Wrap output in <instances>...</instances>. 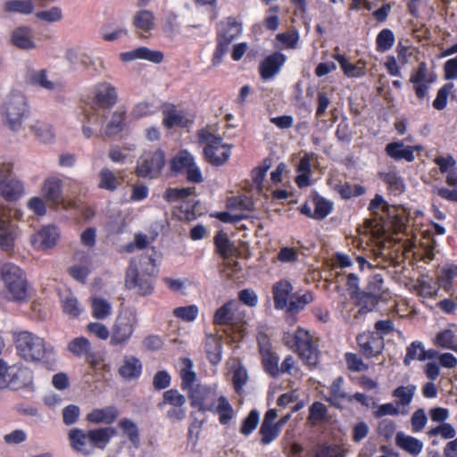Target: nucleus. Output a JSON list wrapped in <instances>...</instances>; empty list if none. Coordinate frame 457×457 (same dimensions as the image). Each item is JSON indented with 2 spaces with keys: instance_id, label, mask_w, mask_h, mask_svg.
<instances>
[{
  "instance_id": "46",
  "label": "nucleus",
  "mask_w": 457,
  "mask_h": 457,
  "mask_svg": "<svg viewBox=\"0 0 457 457\" xmlns=\"http://www.w3.org/2000/svg\"><path fill=\"white\" fill-rule=\"evenodd\" d=\"M92 316L96 320H104L112 313L111 303L101 297H93L91 301Z\"/></svg>"
},
{
  "instance_id": "13",
  "label": "nucleus",
  "mask_w": 457,
  "mask_h": 457,
  "mask_svg": "<svg viewBox=\"0 0 457 457\" xmlns=\"http://www.w3.org/2000/svg\"><path fill=\"white\" fill-rule=\"evenodd\" d=\"M436 78L434 71H429L426 62H420L417 68L411 71L409 83L412 85L417 99L422 101L428 96L431 85L436 82Z\"/></svg>"
},
{
  "instance_id": "53",
  "label": "nucleus",
  "mask_w": 457,
  "mask_h": 457,
  "mask_svg": "<svg viewBox=\"0 0 457 457\" xmlns=\"http://www.w3.org/2000/svg\"><path fill=\"white\" fill-rule=\"evenodd\" d=\"M31 130L33 131L37 138H38V140L44 143H48L52 141L54 137L52 126L44 121L37 120L35 124L31 126Z\"/></svg>"
},
{
  "instance_id": "60",
  "label": "nucleus",
  "mask_w": 457,
  "mask_h": 457,
  "mask_svg": "<svg viewBox=\"0 0 457 457\" xmlns=\"http://www.w3.org/2000/svg\"><path fill=\"white\" fill-rule=\"evenodd\" d=\"M453 87V83H446L438 89L436 97L432 104L435 109L441 111L446 107L448 96Z\"/></svg>"
},
{
  "instance_id": "26",
  "label": "nucleus",
  "mask_w": 457,
  "mask_h": 457,
  "mask_svg": "<svg viewBox=\"0 0 457 457\" xmlns=\"http://www.w3.org/2000/svg\"><path fill=\"white\" fill-rule=\"evenodd\" d=\"M351 296L355 299L356 305L360 307L361 314L371 312L378 305L380 298L369 290L357 292L355 295L351 293Z\"/></svg>"
},
{
  "instance_id": "44",
  "label": "nucleus",
  "mask_w": 457,
  "mask_h": 457,
  "mask_svg": "<svg viewBox=\"0 0 457 457\" xmlns=\"http://www.w3.org/2000/svg\"><path fill=\"white\" fill-rule=\"evenodd\" d=\"M119 428L122 430L123 434L127 436L129 440L135 447H138L140 445V434L137 424L128 419L124 418L119 421Z\"/></svg>"
},
{
  "instance_id": "48",
  "label": "nucleus",
  "mask_w": 457,
  "mask_h": 457,
  "mask_svg": "<svg viewBox=\"0 0 457 457\" xmlns=\"http://www.w3.org/2000/svg\"><path fill=\"white\" fill-rule=\"evenodd\" d=\"M335 189L343 199H351L353 197L361 196L366 193V188L363 186L359 184L352 185L348 182L337 185Z\"/></svg>"
},
{
  "instance_id": "3",
  "label": "nucleus",
  "mask_w": 457,
  "mask_h": 457,
  "mask_svg": "<svg viewBox=\"0 0 457 457\" xmlns=\"http://www.w3.org/2000/svg\"><path fill=\"white\" fill-rule=\"evenodd\" d=\"M8 301L24 303L29 298V282L24 270L12 262H0V282Z\"/></svg>"
},
{
  "instance_id": "37",
  "label": "nucleus",
  "mask_w": 457,
  "mask_h": 457,
  "mask_svg": "<svg viewBox=\"0 0 457 457\" xmlns=\"http://www.w3.org/2000/svg\"><path fill=\"white\" fill-rule=\"evenodd\" d=\"M217 405H214V413L219 415V421L221 425H228L234 418V410L224 395L217 399Z\"/></svg>"
},
{
  "instance_id": "7",
  "label": "nucleus",
  "mask_w": 457,
  "mask_h": 457,
  "mask_svg": "<svg viewBox=\"0 0 457 457\" xmlns=\"http://www.w3.org/2000/svg\"><path fill=\"white\" fill-rule=\"evenodd\" d=\"M197 138L199 143L205 144L203 150L204 159L212 166H222L229 160L233 145L225 143L220 135L202 129L197 131Z\"/></svg>"
},
{
  "instance_id": "10",
  "label": "nucleus",
  "mask_w": 457,
  "mask_h": 457,
  "mask_svg": "<svg viewBox=\"0 0 457 457\" xmlns=\"http://www.w3.org/2000/svg\"><path fill=\"white\" fill-rule=\"evenodd\" d=\"M165 157L161 148L144 151L137 161L135 174L142 179H157L165 166Z\"/></svg>"
},
{
  "instance_id": "34",
  "label": "nucleus",
  "mask_w": 457,
  "mask_h": 457,
  "mask_svg": "<svg viewBox=\"0 0 457 457\" xmlns=\"http://www.w3.org/2000/svg\"><path fill=\"white\" fill-rule=\"evenodd\" d=\"M395 443L401 449L412 455H418L423 448L421 441L413 436H405L401 432L396 435Z\"/></svg>"
},
{
  "instance_id": "31",
  "label": "nucleus",
  "mask_w": 457,
  "mask_h": 457,
  "mask_svg": "<svg viewBox=\"0 0 457 457\" xmlns=\"http://www.w3.org/2000/svg\"><path fill=\"white\" fill-rule=\"evenodd\" d=\"M195 161L194 156L186 149L179 151L170 161V170L174 174L182 173Z\"/></svg>"
},
{
  "instance_id": "27",
  "label": "nucleus",
  "mask_w": 457,
  "mask_h": 457,
  "mask_svg": "<svg viewBox=\"0 0 457 457\" xmlns=\"http://www.w3.org/2000/svg\"><path fill=\"white\" fill-rule=\"evenodd\" d=\"M15 234L10 220L0 219V248L10 253L13 251Z\"/></svg>"
},
{
  "instance_id": "54",
  "label": "nucleus",
  "mask_w": 457,
  "mask_h": 457,
  "mask_svg": "<svg viewBox=\"0 0 457 457\" xmlns=\"http://www.w3.org/2000/svg\"><path fill=\"white\" fill-rule=\"evenodd\" d=\"M90 347V342L84 337H76L68 344V350L75 356L79 357L87 354Z\"/></svg>"
},
{
  "instance_id": "39",
  "label": "nucleus",
  "mask_w": 457,
  "mask_h": 457,
  "mask_svg": "<svg viewBox=\"0 0 457 457\" xmlns=\"http://www.w3.org/2000/svg\"><path fill=\"white\" fill-rule=\"evenodd\" d=\"M333 59L338 62L344 74L348 78H360L365 74L364 68L351 63L344 54L335 53Z\"/></svg>"
},
{
  "instance_id": "9",
  "label": "nucleus",
  "mask_w": 457,
  "mask_h": 457,
  "mask_svg": "<svg viewBox=\"0 0 457 457\" xmlns=\"http://www.w3.org/2000/svg\"><path fill=\"white\" fill-rule=\"evenodd\" d=\"M242 33V24L235 17L229 16L220 21L217 29L216 46L213 52L212 63H220L228 53L229 45Z\"/></svg>"
},
{
  "instance_id": "35",
  "label": "nucleus",
  "mask_w": 457,
  "mask_h": 457,
  "mask_svg": "<svg viewBox=\"0 0 457 457\" xmlns=\"http://www.w3.org/2000/svg\"><path fill=\"white\" fill-rule=\"evenodd\" d=\"M232 300L225 303L222 306L218 308L213 315V324L217 326H229L234 322Z\"/></svg>"
},
{
  "instance_id": "16",
  "label": "nucleus",
  "mask_w": 457,
  "mask_h": 457,
  "mask_svg": "<svg viewBox=\"0 0 457 457\" xmlns=\"http://www.w3.org/2000/svg\"><path fill=\"white\" fill-rule=\"evenodd\" d=\"M59 238L58 228L54 225L43 227L31 237V243L34 247L38 249H50L53 248Z\"/></svg>"
},
{
  "instance_id": "32",
  "label": "nucleus",
  "mask_w": 457,
  "mask_h": 457,
  "mask_svg": "<svg viewBox=\"0 0 457 457\" xmlns=\"http://www.w3.org/2000/svg\"><path fill=\"white\" fill-rule=\"evenodd\" d=\"M344 383V378L342 377H337L334 379L332 384L329 386V397L326 398V401L330 403V405L341 409V401L347 400L348 395L342 389V386Z\"/></svg>"
},
{
  "instance_id": "47",
  "label": "nucleus",
  "mask_w": 457,
  "mask_h": 457,
  "mask_svg": "<svg viewBox=\"0 0 457 457\" xmlns=\"http://www.w3.org/2000/svg\"><path fill=\"white\" fill-rule=\"evenodd\" d=\"M162 123L167 129H172L175 126H181L183 124L184 116L177 112L174 104H167V107L162 111Z\"/></svg>"
},
{
  "instance_id": "62",
  "label": "nucleus",
  "mask_w": 457,
  "mask_h": 457,
  "mask_svg": "<svg viewBox=\"0 0 457 457\" xmlns=\"http://www.w3.org/2000/svg\"><path fill=\"white\" fill-rule=\"evenodd\" d=\"M345 360L348 370L353 372L364 371L369 369V366L363 362L361 357L353 353H346Z\"/></svg>"
},
{
  "instance_id": "29",
  "label": "nucleus",
  "mask_w": 457,
  "mask_h": 457,
  "mask_svg": "<svg viewBox=\"0 0 457 457\" xmlns=\"http://www.w3.org/2000/svg\"><path fill=\"white\" fill-rule=\"evenodd\" d=\"M1 195L6 201H15L19 199L23 192L24 187L21 180L15 177L10 178L1 186Z\"/></svg>"
},
{
  "instance_id": "42",
  "label": "nucleus",
  "mask_w": 457,
  "mask_h": 457,
  "mask_svg": "<svg viewBox=\"0 0 457 457\" xmlns=\"http://www.w3.org/2000/svg\"><path fill=\"white\" fill-rule=\"evenodd\" d=\"M121 184L112 170L109 168H103L99 172L98 187L110 192L115 191Z\"/></svg>"
},
{
  "instance_id": "33",
  "label": "nucleus",
  "mask_w": 457,
  "mask_h": 457,
  "mask_svg": "<svg viewBox=\"0 0 457 457\" xmlns=\"http://www.w3.org/2000/svg\"><path fill=\"white\" fill-rule=\"evenodd\" d=\"M434 345L443 349L452 350L457 353V338L455 333L450 329L445 328L439 331L434 340Z\"/></svg>"
},
{
  "instance_id": "19",
  "label": "nucleus",
  "mask_w": 457,
  "mask_h": 457,
  "mask_svg": "<svg viewBox=\"0 0 457 457\" xmlns=\"http://www.w3.org/2000/svg\"><path fill=\"white\" fill-rule=\"evenodd\" d=\"M142 362L137 357L125 355L121 365L118 369V374L123 379L130 381L137 379L142 374Z\"/></svg>"
},
{
  "instance_id": "38",
  "label": "nucleus",
  "mask_w": 457,
  "mask_h": 457,
  "mask_svg": "<svg viewBox=\"0 0 457 457\" xmlns=\"http://www.w3.org/2000/svg\"><path fill=\"white\" fill-rule=\"evenodd\" d=\"M126 112L116 110L112 112L110 121L107 123L104 134L107 137L116 136L125 128Z\"/></svg>"
},
{
  "instance_id": "5",
  "label": "nucleus",
  "mask_w": 457,
  "mask_h": 457,
  "mask_svg": "<svg viewBox=\"0 0 457 457\" xmlns=\"http://www.w3.org/2000/svg\"><path fill=\"white\" fill-rule=\"evenodd\" d=\"M283 341L287 347L298 354L305 365L317 366L320 352L317 342L308 330L297 328L294 333H285Z\"/></svg>"
},
{
  "instance_id": "24",
  "label": "nucleus",
  "mask_w": 457,
  "mask_h": 457,
  "mask_svg": "<svg viewBox=\"0 0 457 457\" xmlns=\"http://www.w3.org/2000/svg\"><path fill=\"white\" fill-rule=\"evenodd\" d=\"M24 79L27 84L39 87L46 90H54L56 87L54 82L47 79V71L45 69L36 71L29 68Z\"/></svg>"
},
{
  "instance_id": "18",
  "label": "nucleus",
  "mask_w": 457,
  "mask_h": 457,
  "mask_svg": "<svg viewBox=\"0 0 457 457\" xmlns=\"http://www.w3.org/2000/svg\"><path fill=\"white\" fill-rule=\"evenodd\" d=\"M163 53L157 50H151L146 46H140L134 50L120 54L122 62H130L136 59L147 60L154 63H161L163 61Z\"/></svg>"
},
{
  "instance_id": "25",
  "label": "nucleus",
  "mask_w": 457,
  "mask_h": 457,
  "mask_svg": "<svg viewBox=\"0 0 457 457\" xmlns=\"http://www.w3.org/2000/svg\"><path fill=\"white\" fill-rule=\"evenodd\" d=\"M11 43L23 50L33 49L36 46L32 39L31 29L26 26L18 27L12 31Z\"/></svg>"
},
{
  "instance_id": "2",
  "label": "nucleus",
  "mask_w": 457,
  "mask_h": 457,
  "mask_svg": "<svg viewBox=\"0 0 457 457\" xmlns=\"http://www.w3.org/2000/svg\"><path fill=\"white\" fill-rule=\"evenodd\" d=\"M116 433V429L112 427L87 431L74 428L69 431L68 439L73 451L84 456H88L93 453L96 448L104 450Z\"/></svg>"
},
{
  "instance_id": "20",
  "label": "nucleus",
  "mask_w": 457,
  "mask_h": 457,
  "mask_svg": "<svg viewBox=\"0 0 457 457\" xmlns=\"http://www.w3.org/2000/svg\"><path fill=\"white\" fill-rule=\"evenodd\" d=\"M293 291L292 284L286 279H281L272 287L274 307L277 310H284L288 307V297Z\"/></svg>"
},
{
  "instance_id": "64",
  "label": "nucleus",
  "mask_w": 457,
  "mask_h": 457,
  "mask_svg": "<svg viewBox=\"0 0 457 457\" xmlns=\"http://www.w3.org/2000/svg\"><path fill=\"white\" fill-rule=\"evenodd\" d=\"M259 433L262 436L261 443L268 445L278 436V429L276 425L262 422Z\"/></svg>"
},
{
  "instance_id": "49",
  "label": "nucleus",
  "mask_w": 457,
  "mask_h": 457,
  "mask_svg": "<svg viewBox=\"0 0 457 457\" xmlns=\"http://www.w3.org/2000/svg\"><path fill=\"white\" fill-rule=\"evenodd\" d=\"M33 382V372L29 368H20L12 375L11 383L15 389L27 387Z\"/></svg>"
},
{
  "instance_id": "36",
  "label": "nucleus",
  "mask_w": 457,
  "mask_h": 457,
  "mask_svg": "<svg viewBox=\"0 0 457 457\" xmlns=\"http://www.w3.org/2000/svg\"><path fill=\"white\" fill-rule=\"evenodd\" d=\"M213 240L216 253L223 259H228L233 255L235 246L226 233L223 231L217 232Z\"/></svg>"
},
{
  "instance_id": "23",
  "label": "nucleus",
  "mask_w": 457,
  "mask_h": 457,
  "mask_svg": "<svg viewBox=\"0 0 457 457\" xmlns=\"http://www.w3.org/2000/svg\"><path fill=\"white\" fill-rule=\"evenodd\" d=\"M62 182L57 178L46 179L43 187L44 196L54 205H59L63 202L62 194Z\"/></svg>"
},
{
  "instance_id": "4",
  "label": "nucleus",
  "mask_w": 457,
  "mask_h": 457,
  "mask_svg": "<svg viewBox=\"0 0 457 457\" xmlns=\"http://www.w3.org/2000/svg\"><path fill=\"white\" fill-rule=\"evenodd\" d=\"M118 101L115 87L108 82H100L94 87V96L91 102V111L84 112V121L93 125L103 126L107 115L101 110L112 109Z\"/></svg>"
},
{
  "instance_id": "41",
  "label": "nucleus",
  "mask_w": 457,
  "mask_h": 457,
  "mask_svg": "<svg viewBox=\"0 0 457 457\" xmlns=\"http://www.w3.org/2000/svg\"><path fill=\"white\" fill-rule=\"evenodd\" d=\"M312 203L314 205V220H321L325 219L333 210V203L318 194L312 196Z\"/></svg>"
},
{
  "instance_id": "15",
  "label": "nucleus",
  "mask_w": 457,
  "mask_h": 457,
  "mask_svg": "<svg viewBox=\"0 0 457 457\" xmlns=\"http://www.w3.org/2000/svg\"><path fill=\"white\" fill-rule=\"evenodd\" d=\"M287 61L281 52H273L266 56L259 64L258 71L263 80H270L278 74Z\"/></svg>"
},
{
  "instance_id": "57",
  "label": "nucleus",
  "mask_w": 457,
  "mask_h": 457,
  "mask_svg": "<svg viewBox=\"0 0 457 457\" xmlns=\"http://www.w3.org/2000/svg\"><path fill=\"white\" fill-rule=\"evenodd\" d=\"M194 192H195L194 187H182V188L169 187L168 189H166V191L163 195V198L167 202L172 203V202L185 199L187 196L193 195Z\"/></svg>"
},
{
  "instance_id": "30",
  "label": "nucleus",
  "mask_w": 457,
  "mask_h": 457,
  "mask_svg": "<svg viewBox=\"0 0 457 457\" xmlns=\"http://www.w3.org/2000/svg\"><path fill=\"white\" fill-rule=\"evenodd\" d=\"M204 348L206 357L212 365H217L220 362L222 357V344L217 336H207Z\"/></svg>"
},
{
  "instance_id": "40",
  "label": "nucleus",
  "mask_w": 457,
  "mask_h": 457,
  "mask_svg": "<svg viewBox=\"0 0 457 457\" xmlns=\"http://www.w3.org/2000/svg\"><path fill=\"white\" fill-rule=\"evenodd\" d=\"M154 20L153 12L141 10L135 13L132 23L137 29L148 32L154 29Z\"/></svg>"
},
{
  "instance_id": "28",
  "label": "nucleus",
  "mask_w": 457,
  "mask_h": 457,
  "mask_svg": "<svg viewBox=\"0 0 457 457\" xmlns=\"http://www.w3.org/2000/svg\"><path fill=\"white\" fill-rule=\"evenodd\" d=\"M379 178L392 195H399L404 192V180L396 171L381 172Z\"/></svg>"
},
{
  "instance_id": "22",
  "label": "nucleus",
  "mask_w": 457,
  "mask_h": 457,
  "mask_svg": "<svg viewBox=\"0 0 457 457\" xmlns=\"http://www.w3.org/2000/svg\"><path fill=\"white\" fill-rule=\"evenodd\" d=\"M118 417V410L114 406H107L102 409H94L86 416V420L93 424H112Z\"/></svg>"
},
{
  "instance_id": "61",
  "label": "nucleus",
  "mask_w": 457,
  "mask_h": 457,
  "mask_svg": "<svg viewBox=\"0 0 457 457\" xmlns=\"http://www.w3.org/2000/svg\"><path fill=\"white\" fill-rule=\"evenodd\" d=\"M328 414V408L321 402H314L309 407V420L312 422L324 420Z\"/></svg>"
},
{
  "instance_id": "11",
  "label": "nucleus",
  "mask_w": 457,
  "mask_h": 457,
  "mask_svg": "<svg viewBox=\"0 0 457 457\" xmlns=\"http://www.w3.org/2000/svg\"><path fill=\"white\" fill-rule=\"evenodd\" d=\"M29 113L28 103L25 96L21 93H11L2 109L5 123L12 130L21 128L23 118Z\"/></svg>"
},
{
  "instance_id": "55",
  "label": "nucleus",
  "mask_w": 457,
  "mask_h": 457,
  "mask_svg": "<svg viewBox=\"0 0 457 457\" xmlns=\"http://www.w3.org/2000/svg\"><path fill=\"white\" fill-rule=\"evenodd\" d=\"M199 309L195 304L177 307L173 310V315L186 322L194 321L198 315Z\"/></svg>"
},
{
  "instance_id": "63",
  "label": "nucleus",
  "mask_w": 457,
  "mask_h": 457,
  "mask_svg": "<svg viewBox=\"0 0 457 457\" xmlns=\"http://www.w3.org/2000/svg\"><path fill=\"white\" fill-rule=\"evenodd\" d=\"M315 457H343V455L338 445L324 443L318 445Z\"/></svg>"
},
{
  "instance_id": "50",
  "label": "nucleus",
  "mask_w": 457,
  "mask_h": 457,
  "mask_svg": "<svg viewBox=\"0 0 457 457\" xmlns=\"http://www.w3.org/2000/svg\"><path fill=\"white\" fill-rule=\"evenodd\" d=\"M4 9L6 12L29 14L34 10V4L30 0H9L4 3Z\"/></svg>"
},
{
  "instance_id": "17",
  "label": "nucleus",
  "mask_w": 457,
  "mask_h": 457,
  "mask_svg": "<svg viewBox=\"0 0 457 457\" xmlns=\"http://www.w3.org/2000/svg\"><path fill=\"white\" fill-rule=\"evenodd\" d=\"M259 352L264 371L271 378H278L279 376V358L277 353L271 350L270 344L269 342L265 344L260 343Z\"/></svg>"
},
{
  "instance_id": "56",
  "label": "nucleus",
  "mask_w": 457,
  "mask_h": 457,
  "mask_svg": "<svg viewBox=\"0 0 457 457\" xmlns=\"http://www.w3.org/2000/svg\"><path fill=\"white\" fill-rule=\"evenodd\" d=\"M227 207L229 210L252 211L253 210V202L250 197L238 195L228 198Z\"/></svg>"
},
{
  "instance_id": "51",
  "label": "nucleus",
  "mask_w": 457,
  "mask_h": 457,
  "mask_svg": "<svg viewBox=\"0 0 457 457\" xmlns=\"http://www.w3.org/2000/svg\"><path fill=\"white\" fill-rule=\"evenodd\" d=\"M395 41L393 31L389 29H382L376 37V49L384 53L392 48Z\"/></svg>"
},
{
  "instance_id": "59",
  "label": "nucleus",
  "mask_w": 457,
  "mask_h": 457,
  "mask_svg": "<svg viewBox=\"0 0 457 457\" xmlns=\"http://www.w3.org/2000/svg\"><path fill=\"white\" fill-rule=\"evenodd\" d=\"M312 299V295L310 292H306L301 295H293L292 299L289 301L287 311L289 312H298L311 303Z\"/></svg>"
},
{
  "instance_id": "58",
  "label": "nucleus",
  "mask_w": 457,
  "mask_h": 457,
  "mask_svg": "<svg viewBox=\"0 0 457 457\" xmlns=\"http://www.w3.org/2000/svg\"><path fill=\"white\" fill-rule=\"evenodd\" d=\"M260 414L257 410H252L246 418L242 421L240 433L244 436H249L256 428L259 423Z\"/></svg>"
},
{
  "instance_id": "45",
  "label": "nucleus",
  "mask_w": 457,
  "mask_h": 457,
  "mask_svg": "<svg viewBox=\"0 0 457 457\" xmlns=\"http://www.w3.org/2000/svg\"><path fill=\"white\" fill-rule=\"evenodd\" d=\"M415 390L416 386L413 385L397 386L392 393V395L397 399L396 405L408 406L413 399Z\"/></svg>"
},
{
  "instance_id": "14",
  "label": "nucleus",
  "mask_w": 457,
  "mask_h": 457,
  "mask_svg": "<svg viewBox=\"0 0 457 457\" xmlns=\"http://www.w3.org/2000/svg\"><path fill=\"white\" fill-rule=\"evenodd\" d=\"M361 352L366 358L380 354L384 349V337L377 332H364L356 337Z\"/></svg>"
},
{
  "instance_id": "52",
  "label": "nucleus",
  "mask_w": 457,
  "mask_h": 457,
  "mask_svg": "<svg viewBox=\"0 0 457 457\" xmlns=\"http://www.w3.org/2000/svg\"><path fill=\"white\" fill-rule=\"evenodd\" d=\"M62 307L63 312L71 318H78L82 312L78 299L71 293L63 297Z\"/></svg>"
},
{
  "instance_id": "1",
  "label": "nucleus",
  "mask_w": 457,
  "mask_h": 457,
  "mask_svg": "<svg viewBox=\"0 0 457 457\" xmlns=\"http://www.w3.org/2000/svg\"><path fill=\"white\" fill-rule=\"evenodd\" d=\"M184 367L179 372L181 378L180 388L187 392L192 408L199 411H214L216 403L215 392L211 386L204 384H195L196 374L193 370V362L188 358L183 359Z\"/></svg>"
},
{
  "instance_id": "12",
  "label": "nucleus",
  "mask_w": 457,
  "mask_h": 457,
  "mask_svg": "<svg viewBox=\"0 0 457 457\" xmlns=\"http://www.w3.org/2000/svg\"><path fill=\"white\" fill-rule=\"evenodd\" d=\"M137 318L131 310L120 312L112 328L110 344L112 346H121L129 343L136 326Z\"/></svg>"
},
{
  "instance_id": "6",
  "label": "nucleus",
  "mask_w": 457,
  "mask_h": 457,
  "mask_svg": "<svg viewBox=\"0 0 457 457\" xmlns=\"http://www.w3.org/2000/svg\"><path fill=\"white\" fill-rule=\"evenodd\" d=\"M14 345L17 354L28 362L43 361L54 351L45 339L29 331L14 334Z\"/></svg>"
},
{
  "instance_id": "43",
  "label": "nucleus",
  "mask_w": 457,
  "mask_h": 457,
  "mask_svg": "<svg viewBox=\"0 0 457 457\" xmlns=\"http://www.w3.org/2000/svg\"><path fill=\"white\" fill-rule=\"evenodd\" d=\"M187 402L186 396L179 392L178 389L171 388L166 390L162 394V399L158 403L159 409H162L166 405L174 407H183Z\"/></svg>"
},
{
  "instance_id": "21",
  "label": "nucleus",
  "mask_w": 457,
  "mask_h": 457,
  "mask_svg": "<svg viewBox=\"0 0 457 457\" xmlns=\"http://www.w3.org/2000/svg\"><path fill=\"white\" fill-rule=\"evenodd\" d=\"M385 152L389 157L395 161L405 160L411 162L415 159L414 147L411 145L405 146L402 141L387 144Z\"/></svg>"
},
{
  "instance_id": "8",
  "label": "nucleus",
  "mask_w": 457,
  "mask_h": 457,
  "mask_svg": "<svg viewBox=\"0 0 457 457\" xmlns=\"http://www.w3.org/2000/svg\"><path fill=\"white\" fill-rule=\"evenodd\" d=\"M155 261L151 256H142L140 264H146L144 271L139 272L137 265L130 263L126 271L125 286L128 289L136 290L140 295H148L154 291V277L156 274Z\"/></svg>"
}]
</instances>
